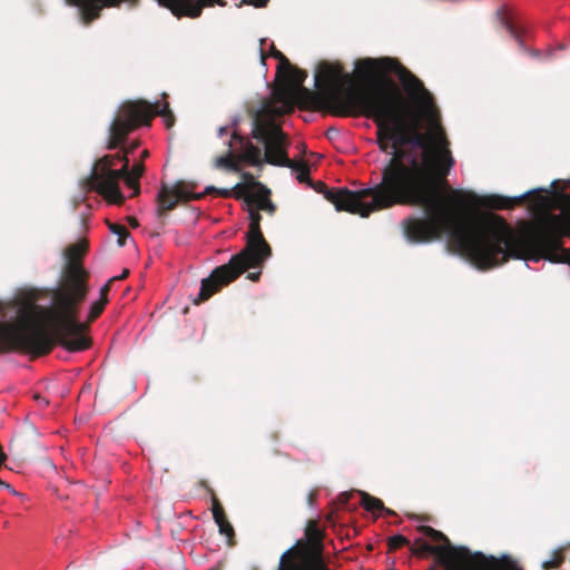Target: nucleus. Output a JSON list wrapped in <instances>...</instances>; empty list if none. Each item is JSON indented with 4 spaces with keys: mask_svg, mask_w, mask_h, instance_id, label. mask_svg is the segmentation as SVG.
Segmentation results:
<instances>
[{
    "mask_svg": "<svg viewBox=\"0 0 570 570\" xmlns=\"http://www.w3.org/2000/svg\"><path fill=\"white\" fill-rule=\"evenodd\" d=\"M107 299H97L90 305L88 322H77L82 325L78 333L66 335L67 343H73L78 337L88 340V345L81 350H70L65 346L59 338L58 328L56 327L55 317L51 314L56 311V305L51 309H39V307L29 306H10L13 312V322L0 321V354H9L19 352L30 355L31 358L42 357L50 354L56 345H60L68 352H81L90 347V338L86 336L89 324L96 321L105 311ZM79 305L77 306V309ZM0 315L8 316V312L0 304Z\"/></svg>",
    "mask_w": 570,
    "mask_h": 570,
    "instance_id": "nucleus-4",
    "label": "nucleus"
},
{
    "mask_svg": "<svg viewBox=\"0 0 570 570\" xmlns=\"http://www.w3.org/2000/svg\"><path fill=\"white\" fill-rule=\"evenodd\" d=\"M448 200L452 209H442L432 220H411L407 240L430 243L448 236V245L478 269H491L510 258H522L521 247L564 249L562 238L570 237V219L548 215L524 237H518L503 218L491 215L470 222L468 206L479 202L473 193L452 190Z\"/></svg>",
    "mask_w": 570,
    "mask_h": 570,
    "instance_id": "nucleus-2",
    "label": "nucleus"
},
{
    "mask_svg": "<svg viewBox=\"0 0 570 570\" xmlns=\"http://www.w3.org/2000/svg\"><path fill=\"white\" fill-rule=\"evenodd\" d=\"M128 275H129V271L125 268V269H124V272H121V274H120V275H118V276H114V277H112V278H110L108 282L112 284V283H114V282H116V281H122V279H125L126 277H128Z\"/></svg>",
    "mask_w": 570,
    "mask_h": 570,
    "instance_id": "nucleus-37",
    "label": "nucleus"
},
{
    "mask_svg": "<svg viewBox=\"0 0 570 570\" xmlns=\"http://www.w3.org/2000/svg\"><path fill=\"white\" fill-rule=\"evenodd\" d=\"M356 71L363 79L377 73L394 72L399 76L406 96L397 85L373 92L361 106L363 116L376 124V145L391 156L381 169V188L389 191L385 199L394 202L411 188L416 197L426 196L452 206L441 194L435 179L444 181L453 166L449 141L443 127L423 134L417 130L420 116L433 111V97L423 82L396 59L364 58L356 61ZM451 189L450 191H452Z\"/></svg>",
    "mask_w": 570,
    "mask_h": 570,
    "instance_id": "nucleus-1",
    "label": "nucleus"
},
{
    "mask_svg": "<svg viewBox=\"0 0 570 570\" xmlns=\"http://www.w3.org/2000/svg\"><path fill=\"white\" fill-rule=\"evenodd\" d=\"M521 258H529L532 262L546 259L553 264H567L570 266V250L550 249L542 247H521Z\"/></svg>",
    "mask_w": 570,
    "mask_h": 570,
    "instance_id": "nucleus-15",
    "label": "nucleus"
},
{
    "mask_svg": "<svg viewBox=\"0 0 570 570\" xmlns=\"http://www.w3.org/2000/svg\"><path fill=\"white\" fill-rule=\"evenodd\" d=\"M314 498H315V494H314V493H309V494H308V501H309V503H313Z\"/></svg>",
    "mask_w": 570,
    "mask_h": 570,
    "instance_id": "nucleus-44",
    "label": "nucleus"
},
{
    "mask_svg": "<svg viewBox=\"0 0 570 570\" xmlns=\"http://www.w3.org/2000/svg\"><path fill=\"white\" fill-rule=\"evenodd\" d=\"M128 163V156L119 153L98 158L92 169H90L88 178H86V187L89 190L97 191L109 203L121 205L125 197L119 190L118 177L126 174Z\"/></svg>",
    "mask_w": 570,
    "mask_h": 570,
    "instance_id": "nucleus-10",
    "label": "nucleus"
},
{
    "mask_svg": "<svg viewBox=\"0 0 570 570\" xmlns=\"http://www.w3.org/2000/svg\"><path fill=\"white\" fill-rule=\"evenodd\" d=\"M128 224H129V226H131L132 228L138 227L137 218H136V217H134V216H129V217H128Z\"/></svg>",
    "mask_w": 570,
    "mask_h": 570,
    "instance_id": "nucleus-40",
    "label": "nucleus"
},
{
    "mask_svg": "<svg viewBox=\"0 0 570 570\" xmlns=\"http://www.w3.org/2000/svg\"><path fill=\"white\" fill-rule=\"evenodd\" d=\"M560 198H561V204H563L564 210L568 212V215H564V214H561V215H563V216H566V218L570 219V193L561 194Z\"/></svg>",
    "mask_w": 570,
    "mask_h": 570,
    "instance_id": "nucleus-31",
    "label": "nucleus"
},
{
    "mask_svg": "<svg viewBox=\"0 0 570 570\" xmlns=\"http://www.w3.org/2000/svg\"><path fill=\"white\" fill-rule=\"evenodd\" d=\"M271 56L278 60L277 73L279 75L283 71V68H291L289 60L282 53L281 50L276 49L274 46L271 48Z\"/></svg>",
    "mask_w": 570,
    "mask_h": 570,
    "instance_id": "nucleus-28",
    "label": "nucleus"
},
{
    "mask_svg": "<svg viewBox=\"0 0 570 570\" xmlns=\"http://www.w3.org/2000/svg\"><path fill=\"white\" fill-rule=\"evenodd\" d=\"M108 227L112 234L118 236V239H117L118 246L124 247L126 238H128V236H129L128 229H126V227L124 225H120L117 223H109Z\"/></svg>",
    "mask_w": 570,
    "mask_h": 570,
    "instance_id": "nucleus-23",
    "label": "nucleus"
},
{
    "mask_svg": "<svg viewBox=\"0 0 570 570\" xmlns=\"http://www.w3.org/2000/svg\"><path fill=\"white\" fill-rule=\"evenodd\" d=\"M266 59V57L262 53V60L264 61Z\"/></svg>",
    "mask_w": 570,
    "mask_h": 570,
    "instance_id": "nucleus-46",
    "label": "nucleus"
},
{
    "mask_svg": "<svg viewBox=\"0 0 570 570\" xmlns=\"http://www.w3.org/2000/svg\"><path fill=\"white\" fill-rule=\"evenodd\" d=\"M155 116H161L171 128L174 124V115L169 109L167 101L151 104L144 99L128 100L120 105L116 118L109 125L108 150L120 147L129 134L141 126H149L150 120Z\"/></svg>",
    "mask_w": 570,
    "mask_h": 570,
    "instance_id": "nucleus-8",
    "label": "nucleus"
},
{
    "mask_svg": "<svg viewBox=\"0 0 570 570\" xmlns=\"http://www.w3.org/2000/svg\"><path fill=\"white\" fill-rule=\"evenodd\" d=\"M265 147V161L271 166H281L297 170V180L309 181V167L305 161H294L287 158V137L254 138Z\"/></svg>",
    "mask_w": 570,
    "mask_h": 570,
    "instance_id": "nucleus-13",
    "label": "nucleus"
},
{
    "mask_svg": "<svg viewBox=\"0 0 570 570\" xmlns=\"http://www.w3.org/2000/svg\"><path fill=\"white\" fill-rule=\"evenodd\" d=\"M259 275H262L261 272L249 273L247 274V278H249L252 282H257L259 279Z\"/></svg>",
    "mask_w": 570,
    "mask_h": 570,
    "instance_id": "nucleus-38",
    "label": "nucleus"
},
{
    "mask_svg": "<svg viewBox=\"0 0 570 570\" xmlns=\"http://www.w3.org/2000/svg\"><path fill=\"white\" fill-rule=\"evenodd\" d=\"M380 186L381 183L374 187L353 191L347 188H328L324 183L317 181L316 190L324 194L325 199L332 203L336 210H344L361 217H367L372 213L384 210L395 205H412L424 208L428 217L409 218L403 222L404 235L406 236L410 222L432 220L438 213L452 209V206L442 204L425 195L416 197L415 193L411 189L404 191V195L397 197L396 200H389L385 198L389 191Z\"/></svg>",
    "mask_w": 570,
    "mask_h": 570,
    "instance_id": "nucleus-6",
    "label": "nucleus"
},
{
    "mask_svg": "<svg viewBox=\"0 0 570 570\" xmlns=\"http://www.w3.org/2000/svg\"><path fill=\"white\" fill-rule=\"evenodd\" d=\"M6 461H7V454L3 452V449L0 445V469H1V466H3Z\"/></svg>",
    "mask_w": 570,
    "mask_h": 570,
    "instance_id": "nucleus-39",
    "label": "nucleus"
},
{
    "mask_svg": "<svg viewBox=\"0 0 570 570\" xmlns=\"http://www.w3.org/2000/svg\"><path fill=\"white\" fill-rule=\"evenodd\" d=\"M227 135V127H219L218 136L224 137Z\"/></svg>",
    "mask_w": 570,
    "mask_h": 570,
    "instance_id": "nucleus-42",
    "label": "nucleus"
},
{
    "mask_svg": "<svg viewBox=\"0 0 570 570\" xmlns=\"http://www.w3.org/2000/svg\"><path fill=\"white\" fill-rule=\"evenodd\" d=\"M271 190L262 187L257 193L243 194L242 199L246 200L247 209H255L257 212H265L269 215L275 213V205L271 200Z\"/></svg>",
    "mask_w": 570,
    "mask_h": 570,
    "instance_id": "nucleus-16",
    "label": "nucleus"
},
{
    "mask_svg": "<svg viewBox=\"0 0 570 570\" xmlns=\"http://www.w3.org/2000/svg\"><path fill=\"white\" fill-rule=\"evenodd\" d=\"M351 494L350 493H342L340 495V501L342 504H345L348 502V499H350Z\"/></svg>",
    "mask_w": 570,
    "mask_h": 570,
    "instance_id": "nucleus-41",
    "label": "nucleus"
},
{
    "mask_svg": "<svg viewBox=\"0 0 570 570\" xmlns=\"http://www.w3.org/2000/svg\"><path fill=\"white\" fill-rule=\"evenodd\" d=\"M148 156H149L148 150H144V151H142V159L147 158Z\"/></svg>",
    "mask_w": 570,
    "mask_h": 570,
    "instance_id": "nucleus-45",
    "label": "nucleus"
},
{
    "mask_svg": "<svg viewBox=\"0 0 570 570\" xmlns=\"http://www.w3.org/2000/svg\"><path fill=\"white\" fill-rule=\"evenodd\" d=\"M0 485L6 488V489H11L10 484L4 482V481H2V480H0Z\"/></svg>",
    "mask_w": 570,
    "mask_h": 570,
    "instance_id": "nucleus-43",
    "label": "nucleus"
},
{
    "mask_svg": "<svg viewBox=\"0 0 570 570\" xmlns=\"http://www.w3.org/2000/svg\"><path fill=\"white\" fill-rule=\"evenodd\" d=\"M218 531H219V534L227 538V543H229V546H233V539L235 538V530H233L232 524L229 523V524L218 525Z\"/></svg>",
    "mask_w": 570,
    "mask_h": 570,
    "instance_id": "nucleus-29",
    "label": "nucleus"
},
{
    "mask_svg": "<svg viewBox=\"0 0 570 570\" xmlns=\"http://www.w3.org/2000/svg\"><path fill=\"white\" fill-rule=\"evenodd\" d=\"M243 183L235 184L232 189H219L214 186H208L204 189V193H191L188 189V185L185 181L179 180L168 186V184H160L159 193L156 196V215L159 218H164L169 212L174 210L179 202H191L198 200L204 195H216L223 198L235 197L240 199L243 194H252V189L256 188L262 190L266 188L259 181H256L249 173H242Z\"/></svg>",
    "mask_w": 570,
    "mask_h": 570,
    "instance_id": "nucleus-9",
    "label": "nucleus"
},
{
    "mask_svg": "<svg viewBox=\"0 0 570 570\" xmlns=\"http://www.w3.org/2000/svg\"><path fill=\"white\" fill-rule=\"evenodd\" d=\"M247 214H249V230L246 233L245 248L232 256L226 264L214 268L208 277L200 279L199 294L195 299L196 305L208 301L248 269L261 268L271 257V246L263 237L259 226L262 215L255 209H247Z\"/></svg>",
    "mask_w": 570,
    "mask_h": 570,
    "instance_id": "nucleus-7",
    "label": "nucleus"
},
{
    "mask_svg": "<svg viewBox=\"0 0 570 570\" xmlns=\"http://www.w3.org/2000/svg\"><path fill=\"white\" fill-rule=\"evenodd\" d=\"M87 253V242L79 240L65 249L66 264L62 267L60 287L55 291L52 301L57 311L52 312L57 323L61 343L69 350H82L87 340L78 337L75 342H67V334H77L82 325L77 322V306L86 301L89 292V272L83 268L82 257Z\"/></svg>",
    "mask_w": 570,
    "mask_h": 570,
    "instance_id": "nucleus-5",
    "label": "nucleus"
},
{
    "mask_svg": "<svg viewBox=\"0 0 570 570\" xmlns=\"http://www.w3.org/2000/svg\"><path fill=\"white\" fill-rule=\"evenodd\" d=\"M278 77L286 78V82L281 86H291V88L299 89L301 87H305L303 83L306 80L307 73L296 66H291V68H283V71L277 73V78Z\"/></svg>",
    "mask_w": 570,
    "mask_h": 570,
    "instance_id": "nucleus-19",
    "label": "nucleus"
},
{
    "mask_svg": "<svg viewBox=\"0 0 570 570\" xmlns=\"http://www.w3.org/2000/svg\"><path fill=\"white\" fill-rule=\"evenodd\" d=\"M305 535L313 546H318L322 540V532L318 530L315 522H309L308 525H306Z\"/></svg>",
    "mask_w": 570,
    "mask_h": 570,
    "instance_id": "nucleus-25",
    "label": "nucleus"
},
{
    "mask_svg": "<svg viewBox=\"0 0 570 570\" xmlns=\"http://www.w3.org/2000/svg\"><path fill=\"white\" fill-rule=\"evenodd\" d=\"M497 16H498L499 22H501L502 28L505 29L507 32H509L510 37L513 38L514 41H517L519 43V47H523L522 29L519 28L518 26L513 24L507 18V16H504L503 8L498 9Z\"/></svg>",
    "mask_w": 570,
    "mask_h": 570,
    "instance_id": "nucleus-21",
    "label": "nucleus"
},
{
    "mask_svg": "<svg viewBox=\"0 0 570 570\" xmlns=\"http://www.w3.org/2000/svg\"><path fill=\"white\" fill-rule=\"evenodd\" d=\"M562 562H564V556H562V551L556 550L552 552V556H550V560L542 562V569H558L562 564Z\"/></svg>",
    "mask_w": 570,
    "mask_h": 570,
    "instance_id": "nucleus-24",
    "label": "nucleus"
},
{
    "mask_svg": "<svg viewBox=\"0 0 570 570\" xmlns=\"http://www.w3.org/2000/svg\"><path fill=\"white\" fill-rule=\"evenodd\" d=\"M361 507L371 512H384L385 514H393V511L385 508L384 503L377 497H372L367 492L360 491Z\"/></svg>",
    "mask_w": 570,
    "mask_h": 570,
    "instance_id": "nucleus-20",
    "label": "nucleus"
},
{
    "mask_svg": "<svg viewBox=\"0 0 570 570\" xmlns=\"http://www.w3.org/2000/svg\"><path fill=\"white\" fill-rule=\"evenodd\" d=\"M110 291V283H106L104 287L100 288V298L98 301H107V294Z\"/></svg>",
    "mask_w": 570,
    "mask_h": 570,
    "instance_id": "nucleus-35",
    "label": "nucleus"
},
{
    "mask_svg": "<svg viewBox=\"0 0 570 570\" xmlns=\"http://www.w3.org/2000/svg\"><path fill=\"white\" fill-rule=\"evenodd\" d=\"M120 179H124L125 185H127L128 188L132 189V196L140 194V184L138 183V179H140V177H134L132 175H128V173H125V175L118 176V180Z\"/></svg>",
    "mask_w": 570,
    "mask_h": 570,
    "instance_id": "nucleus-27",
    "label": "nucleus"
},
{
    "mask_svg": "<svg viewBox=\"0 0 570 570\" xmlns=\"http://www.w3.org/2000/svg\"><path fill=\"white\" fill-rule=\"evenodd\" d=\"M256 8H264L267 4V0H247L245 1Z\"/></svg>",
    "mask_w": 570,
    "mask_h": 570,
    "instance_id": "nucleus-36",
    "label": "nucleus"
},
{
    "mask_svg": "<svg viewBox=\"0 0 570 570\" xmlns=\"http://www.w3.org/2000/svg\"><path fill=\"white\" fill-rule=\"evenodd\" d=\"M294 557V549H288L283 552L281 557V564H278V570H328V568L323 564L321 559H317L309 564H302L298 563Z\"/></svg>",
    "mask_w": 570,
    "mask_h": 570,
    "instance_id": "nucleus-17",
    "label": "nucleus"
},
{
    "mask_svg": "<svg viewBox=\"0 0 570 570\" xmlns=\"http://www.w3.org/2000/svg\"><path fill=\"white\" fill-rule=\"evenodd\" d=\"M145 173V166L142 163H137L132 165L131 168L128 167V175H132V177H141Z\"/></svg>",
    "mask_w": 570,
    "mask_h": 570,
    "instance_id": "nucleus-30",
    "label": "nucleus"
},
{
    "mask_svg": "<svg viewBox=\"0 0 570 570\" xmlns=\"http://www.w3.org/2000/svg\"><path fill=\"white\" fill-rule=\"evenodd\" d=\"M524 198L525 195L519 196L517 198L503 197L501 195H490L483 199L482 205L491 209L505 210L521 205Z\"/></svg>",
    "mask_w": 570,
    "mask_h": 570,
    "instance_id": "nucleus-18",
    "label": "nucleus"
},
{
    "mask_svg": "<svg viewBox=\"0 0 570 570\" xmlns=\"http://www.w3.org/2000/svg\"><path fill=\"white\" fill-rule=\"evenodd\" d=\"M404 546H410V541L402 534H395L387 539L389 551H395Z\"/></svg>",
    "mask_w": 570,
    "mask_h": 570,
    "instance_id": "nucleus-26",
    "label": "nucleus"
},
{
    "mask_svg": "<svg viewBox=\"0 0 570 570\" xmlns=\"http://www.w3.org/2000/svg\"><path fill=\"white\" fill-rule=\"evenodd\" d=\"M391 85L396 83L384 78L381 82L356 88L353 86V77L343 70L341 62L322 60L314 75L317 91L306 87L291 88L289 85L274 89L273 99L252 116V138L286 137L275 118L289 115L295 106L304 110H325L336 117L362 116L360 105L366 97L386 90Z\"/></svg>",
    "mask_w": 570,
    "mask_h": 570,
    "instance_id": "nucleus-3",
    "label": "nucleus"
},
{
    "mask_svg": "<svg viewBox=\"0 0 570 570\" xmlns=\"http://www.w3.org/2000/svg\"><path fill=\"white\" fill-rule=\"evenodd\" d=\"M138 147V141H134L131 142V145L127 146V147H121V151H119L118 154L120 155H131L132 151Z\"/></svg>",
    "mask_w": 570,
    "mask_h": 570,
    "instance_id": "nucleus-33",
    "label": "nucleus"
},
{
    "mask_svg": "<svg viewBox=\"0 0 570 570\" xmlns=\"http://www.w3.org/2000/svg\"><path fill=\"white\" fill-rule=\"evenodd\" d=\"M416 531L436 544H431L422 538L415 539L414 543L411 544V553L415 557L434 556L440 560V562L446 566L468 559H472L481 566L487 563V559L480 552H475L473 556H470L468 549L452 547L448 537L440 530L430 525H421L416 528Z\"/></svg>",
    "mask_w": 570,
    "mask_h": 570,
    "instance_id": "nucleus-11",
    "label": "nucleus"
},
{
    "mask_svg": "<svg viewBox=\"0 0 570 570\" xmlns=\"http://www.w3.org/2000/svg\"><path fill=\"white\" fill-rule=\"evenodd\" d=\"M488 570H502V569L497 566H493L492 568H490ZM505 570H519V568H518V564L514 563V561L507 560Z\"/></svg>",
    "mask_w": 570,
    "mask_h": 570,
    "instance_id": "nucleus-34",
    "label": "nucleus"
},
{
    "mask_svg": "<svg viewBox=\"0 0 570 570\" xmlns=\"http://www.w3.org/2000/svg\"><path fill=\"white\" fill-rule=\"evenodd\" d=\"M212 515H214L216 525L230 523L224 513L223 505H220L219 500L215 497V494L212 495Z\"/></svg>",
    "mask_w": 570,
    "mask_h": 570,
    "instance_id": "nucleus-22",
    "label": "nucleus"
},
{
    "mask_svg": "<svg viewBox=\"0 0 570 570\" xmlns=\"http://www.w3.org/2000/svg\"><path fill=\"white\" fill-rule=\"evenodd\" d=\"M218 0H196L194 3L196 6H199L200 10H204L205 8H212L217 3Z\"/></svg>",
    "mask_w": 570,
    "mask_h": 570,
    "instance_id": "nucleus-32",
    "label": "nucleus"
},
{
    "mask_svg": "<svg viewBox=\"0 0 570 570\" xmlns=\"http://www.w3.org/2000/svg\"><path fill=\"white\" fill-rule=\"evenodd\" d=\"M124 0H67L72 7L80 10V19L82 24L88 26L99 18V13L105 7L116 6ZM137 4L138 0H130ZM157 4L165 9H169L173 16L180 19L187 17L197 19L200 17L202 9L193 2V0H156Z\"/></svg>",
    "mask_w": 570,
    "mask_h": 570,
    "instance_id": "nucleus-12",
    "label": "nucleus"
},
{
    "mask_svg": "<svg viewBox=\"0 0 570 570\" xmlns=\"http://www.w3.org/2000/svg\"><path fill=\"white\" fill-rule=\"evenodd\" d=\"M229 146V153L225 156H219L215 159L216 168L228 169L234 173H239L238 160L233 154V149L237 146L238 149L243 150L242 159L243 161L252 165L259 166L264 160V153L257 146H254L249 139L239 135L236 130L232 132L230 140L227 142Z\"/></svg>",
    "mask_w": 570,
    "mask_h": 570,
    "instance_id": "nucleus-14",
    "label": "nucleus"
}]
</instances>
